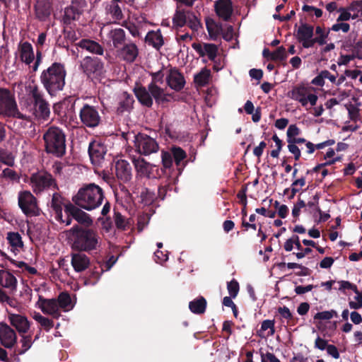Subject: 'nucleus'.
Segmentation results:
<instances>
[{
    "label": "nucleus",
    "instance_id": "1",
    "mask_svg": "<svg viewBox=\"0 0 362 362\" xmlns=\"http://www.w3.org/2000/svg\"><path fill=\"white\" fill-rule=\"evenodd\" d=\"M73 200L78 206L90 211L98 207L102 204L103 193L99 186L90 184L81 189Z\"/></svg>",
    "mask_w": 362,
    "mask_h": 362
},
{
    "label": "nucleus",
    "instance_id": "2",
    "mask_svg": "<svg viewBox=\"0 0 362 362\" xmlns=\"http://www.w3.org/2000/svg\"><path fill=\"white\" fill-rule=\"evenodd\" d=\"M70 233L74 237L73 247L79 251L96 250L100 245V237L92 229L74 226Z\"/></svg>",
    "mask_w": 362,
    "mask_h": 362
},
{
    "label": "nucleus",
    "instance_id": "3",
    "mask_svg": "<svg viewBox=\"0 0 362 362\" xmlns=\"http://www.w3.org/2000/svg\"><path fill=\"white\" fill-rule=\"evenodd\" d=\"M65 76L64 66L55 63L42 72L41 81L49 93L53 95L62 90L65 84Z\"/></svg>",
    "mask_w": 362,
    "mask_h": 362
},
{
    "label": "nucleus",
    "instance_id": "4",
    "mask_svg": "<svg viewBox=\"0 0 362 362\" xmlns=\"http://www.w3.org/2000/svg\"><path fill=\"white\" fill-rule=\"evenodd\" d=\"M47 153L62 156L66 150V136L64 132L57 127H50L43 135Z\"/></svg>",
    "mask_w": 362,
    "mask_h": 362
},
{
    "label": "nucleus",
    "instance_id": "5",
    "mask_svg": "<svg viewBox=\"0 0 362 362\" xmlns=\"http://www.w3.org/2000/svg\"><path fill=\"white\" fill-rule=\"evenodd\" d=\"M27 92L29 100L33 103V107H30V111L36 117L47 119L50 114L49 105L43 99L38 88L35 84H30L27 87Z\"/></svg>",
    "mask_w": 362,
    "mask_h": 362
},
{
    "label": "nucleus",
    "instance_id": "6",
    "mask_svg": "<svg viewBox=\"0 0 362 362\" xmlns=\"http://www.w3.org/2000/svg\"><path fill=\"white\" fill-rule=\"evenodd\" d=\"M152 81L148 88L156 102L158 104L170 102L173 99L172 93H167L165 89L160 88L159 84L164 81V77H166V72L160 70L151 73Z\"/></svg>",
    "mask_w": 362,
    "mask_h": 362
},
{
    "label": "nucleus",
    "instance_id": "7",
    "mask_svg": "<svg viewBox=\"0 0 362 362\" xmlns=\"http://www.w3.org/2000/svg\"><path fill=\"white\" fill-rule=\"evenodd\" d=\"M289 97L298 101L308 109V105L315 106L318 100L316 94L312 93V88L303 84L296 86L288 93Z\"/></svg>",
    "mask_w": 362,
    "mask_h": 362
},
{
    "label": "nucleus",
    "instance_id": "8",
    "mask_svg": "<svg viewBox=\"0 0 362 362\" xmlns=\"http://www.w3.org/2000/svg\"><path fill=\"white\" fill-rule=\"evenodd\" d=\"M0 115L23 118L17 108V105L11 93L4 88H0Z\"/></svg>",
    "mask_w": 362,
    "mask_h": 362
},
{
    "label": "nucleus",
    "instance_id": "9",
    "mask_svg": "<svg viewBox=\"0 0 362 362\" xmlns=\"http://www.w3.org/2000/svg\"><path fill=\"white\" fill-rule=\"evenodd\" d=\"M134 147L136 151L144 156L156 153L159 149L158 142L150 136L139 133L134 137Z\"/></svg>",
    "mask_w": 362,
    "mask_h": 362
},
{
    "label": "nucleus",
    "instance_id": "10",
    "mask_svg": "<svg viewBox=\"0 0 362 362\" xmlns=\"http://www.w3.org/2000/svg\"><path fill=\"white\" fill-rule=\"evenodd\" d=\"M29 183L35 193H40L47 189L56 187L55 181L52 175L42 171L33 174Z\"/></svg>",
    "mask_w": 362,
    "mask_h": 362
},
{
    "label": "nucleus",
    "instance_id": "11",
    "mask_svg": "<svg viewBox=\"0 0 362 362\" xmlns=\"http://www.w3.org/2000/svg\"><path fill=\"white\" fill-rule=\"evenodd\" d=\"M18 204L25 214H37L38 209L36 199L30 192L23 191L19 193Z\"/></svg>",
    "mask_w": 362,
    "mask_h": 362
},
{
    "label": "nucleus",
    "instance_id": "12",
    "mask_svg": "<svg viewBox=\"0 0 362 362\" xmlns=\"http://www.w3.org/2000/svg\"><path fill=\"white\" fill-rule=\"evenodd\" d=\"M80 118L83 124L89 127L98 126L100 120L98 110L88 105H84L81 110Z\"/></svg>",
    "mask_w": 362,
    "mask_h": 362
},
{
    "label": "nucleus",
    "instance_id": "13",
    "mask_svg": "<svg viewBox=\"0 0 362 362\" xmlns=\"http://www.w3.org/2000/svg\"><path fill=\"white\" fill-rule=\"evenodd\" d=\"M166 83L175 91L181 90L185 85V79L181 72L175 68L166 70Z\"/></svg>",
    "mask_w": 362,
    "mask_h": 362
},
{
    "label": "nucleus",
    "instance_id": "14",
    "mask_svg": "<svg viewBox=\"0 0 362 362\" xmlns=\"http://www.w3.org/2000/svg\"><path fill=\"white\" fill-rule=\"evenodd\" d=\"M36 306L44 314L51 315L54 318H59L61 315V311L56 299H45L40 297L36 303Z\"/></svg>",
    "mask_w": 362,
    "mask_h": 362
},
{
    "label": "nucleus",
    "instance_id": "15",
    "mask_svg": "<svg viewBox=\"0 0 362 362\" xmlns=\"http://www.w3.org/2000/svg\"><path fill=\"white\" fill-rule=\"evenodd\" d=\"M86 7V0H74L72 4L64 11V23H71V21L77 20Z\"/></svg>",
    "mask_w": 362,
    "mask_h": 362
},
{
    "label": "nucleus",
    "instance_id": "16",
    "mask_svg": "<svg viewBox=\"0 0 362 362\" xmlns=\"http://www.w3.org/2000/svg\"><path fill=\"white\" fill-rule=\"evenodd\" d=\"M296 38L304 48L313 46V27L307 24L300 25L296 33Z\"/></svg>",
    "mask_w": 362,
    "mask_h": 362
},
{
    "label": "nucleus",
    "instance_id": "17",
    "mask_svg": "<svg viewBox=\"0 0 362 362\" xmlns=\"http://www.w3.org/2000/svg\"><path fill=\"white\" fill-rule=\"evenodd\" d=\"M106 151V147L102 142L94 141L90 143L88 148V153L92 163L94 165H100L101 161L104 159Z\"/></svg>",
    "mask_w": 362,
    "mask_h": 362
},
{
    "label": "nucleus",
    "instance_id": "18",
    "mask_svg": "<svg viewBox=\"0 0 362 362\" xmlns=\"http://www.w3.org/2000/svg\"><path fill=\"white\" fill-rule=\"evenodd\" d=\"M65 213L68 216L71 215L79 223L86 226H90L93 223L88 214L71 204H68L65 206Z\"/></svg>",
    "mask_w": 362,
    "mask_h": 362
},
{
    "label": "nucleus",
    "instance_id": "19",
    "mask_svg": "<svg viewBox=\"0 0 362 362\" xmlns=\"http://www.w3.org/2000/svg\"><path fill=\"white\" fill-rule=\"evenodd\" d=\"M16 334L6 324H0V341L6 348H11L16 342Z\"/></svg>",
    "mask_w": 362,
    "mask_h": 362
},
{
    "label": "nucleus",
    "instance_id": "20",
    "mask_svg": "<svg viewBox=\"0 0 362 362\" xmlns=\"http://www.w3.org/2000/svg\"><path fill=\"white\" fill-rule=\"evenodd\" d=\"M138 48L134 43H128L117 50V57L127 62H133L138 56Z\"/></svg>",
    "mask_w": 362,
    "mask_h": 362
},
{
    "label": "nucleus",
    "instance_id": "21",
    "mask_svg": "<svg viewBox=\"0 0 362 362\" xmlns=\"http://www.w3.org/2000/svg\"><path fill=\"white\" fill-rule=\"evenodd\" d=\"M192 47L201 57H207L211 61L216 58L218 48L214 44H197L194 43Z\"/></svg>",
    "mask_w": 362,
    "mask_h": 362
},
{
    "label": "nucleus",
    "instance_id": "22",
    "mask_svg": "<svg viewBox=\"0 0 362 362\" xmlns=\"http://www.w3.org/2000/svg\"><path fill=\"white\" fill-rule=\"evenodd\" d=\"M8 319L12 326L19 332H26L30 327L29 322L25 316L8 312Z\"/></svg>",
    "mask_w": 362,
    "mask_h": 362
},
{
    "label": "nucleus",
    "instance_id": "23",
    "mask_svg": "<svg viewBox=\"0 0 362 362\" xmlns=\"http://www.w3.org/2000/svg\"><path fill=\"white\" fill-rule=\"evenodd\" d=\"M66 205L59 194H53L50 206L55 213V218L62 223H66V225L68 226L71 223V219L69 217L66 220L62 219V209L63 206L65 208Z\"/></svg>",
    "mask_w": 362,
    "mask_h": 362
},
{
    "label": "nucleus",
    "instance_id": "24",
    "mask_svg": "<svg viewBox=\"0 0 362 362\" xmlns=\"http://www.w3.org/2000/svg\"><path fill=\"white\" fill-rule=\"evenodd\" d=\"M115 174L118 179L123 182H128L132 177V168L129 163L124 160H117L115 164Z\"/></svg>",
    "mask_w": 362,
    "mask_h": 362
},
{
    "label": "nucleus",
    "instance_id": "25",
    "mask_svg": "<svg viewBox=\"0 0 362 362\" xmlns=\"http://www.w3.org/2000/svg\"><path fill=\"white\" fill-rule=\"evenodd\" d=\"M133 163L138 176L146 177L154 176L153 170L155 166L146 162L144 158L134 159Z\"/></svg>",
    "mask_w": 362,
    "mask_h": 362
},
{
    "label": "nucleus",
    "instance_id": "26",
    "mask_svg": "<svg viewBox=\"0 0 362 362\" xmlns=\"http://www.w3.org/2000/svg\"><path fill=\"white\" fill-rule=\"evenodd\" d=\"M83 71L88 74L100 72L103 69V63L98 58L86 57L81 62Z\"/></svg>",
    "mask_w": 362,
    "mask_h": 362
},
{
    "label": "nucleus",
    "instance_id": "27",
    "mask_svg": "<svg viewBox=\"0 0 362 362\" xmlns=\"http://www.w3.org/2000/svg\"><path fill=\"white\" fill-rule=\"evenodd\" d=\"M217 15L223 20H228L233 13V6L230 0H218L215 4Z\"/></svg>",
    "mask_w": 362,
    "mask_h": 362
},
{
    "label": "nucleus",
    "instance_id": "28",
    "mask_svg": "<svg viewBox=\"0 0 362 362\" xmlns=\"http://www.w3.org/2000/svg\"><path fill=\"white\" fill-rule=\"evenodd\" d=\"M18 54L21 60L26 64H30L35 59L32 45L27 42H21L18 45Z\"/></svg>",
    "mask_w": 362,
    "mask_h": 362
},
{
    "label": "nucleus",
    "instance_id": "29",
    "mask_svg": "<svg viewBox=\"0 0 362 362\" xmlns=\"http://www.w3.org/2000/svg\"><path fill=\"white\" fill-rule=\"evenodd\" d=\"M90 264L88 257L82 253H75L71 257V265L77 272L84 271Z\"/></svg>",
    "mask_w": 362,
    "mask_h": 362
},
{
    "label": "nucleus",
    "instance_id": "30",
    "mask_svg": "<svg viewBox=\"0 0 362 362\" xmlns=\"http://www.w3.org/2000/svg\"><path fill=\"white\" fill-rule=\"evenodd\" d=\"M0 285L6 288L15 290L17 285V280L9 272L0 269Z\"/></svg>",
    "mask_w": 362,
    "mask_h": 362
},
{
    "label": "nucleus",
    "instance_id": "31",
    "mask_svg": "<svg viewBox=\"0 0 362 362\" xmlns=\"http://www.w3.org/2000/svg\"><path fill=\"white\" fill-rule=\"evenodd\" d=\"M6 240L13 253L20 252L23 247V243L21 235L16 232H8L6 235Z\"/></svg>",
    "mask_w": 362,
    "mask_h": 362
},
{
    "label": "nucleus",
    "instance_id": "32",
    "mask_svg": "<svg viewBox=\"0 0 362 362\" xmlns=\"http://www.w3.org/2000/svg\"><path fill=\"white\" fill-rule=\"evenodd\" d=\"M135 95L139 101L144 105L151 107L153 105V95L149 90L144 87H137L134 89Z\"/></svg>",
    "mask_w": 362,
    "mask_h": 362
},
{
    "label": "nucleus",
    "instance_id": "33",
    "mask_svg": "<svg viewBox=\"0 0 362 362\" xmlns=\"http://www.w3.org/2000/svg\"><path fill=\"white\" fill-rule=\"evenodd\" d=\"M274 320H265L262 322L261 327L257 332V334L261 338H267L274 335L275 332Z\"/></svg>",
    "mask_w": 362,
    "mask_h": 362
},
{
    "label": "nucleus",
    "instance_id": "34",
    "mask_svg": "<svg viewBox=\"0 0 362 362\" xmlns=\"http://www.w3.org/2000/svg\"><path fill=\"white\" fill-rule=\"evenodd\" d=\"M57 301L58 302L60 311L68 312L74 306L70 296L66 293H62L57 299Z\"/></svg>",
    "mask_w": 362,
    "mask_h": 362
},
{
    "label": "nucleus",
    "instance_id": "35",
    "mask_svg": "<svg viewBox=\"0 0 362 362\" xmlns=\"http://www.w3.org/2000/svg\"><path fill=\"white\" fill-rule=\"evenodd\" d=\"M210 78L211 71L206 68H204L194 75V82L198 86H204L209 83Z\"/></svg>",
    "mask_w": 362,
    "mask_h": 362
},
{
    "label": "nucleus",
    "instance_id": "36",
    "mask_svg": "<svg viewBox=\"0 0 362 362\" xmlns=\"http://www.w3.org/2000/svg\"><path fill=\"white\" fill-rule=\"evenodd\" d=\"M79 46L93 53L98 54H103V53L102 47L98 43L92 40H83L79 42Z\"/></svg>",
    "mask_w": 362,
    "mask_h": 362
},
{
    "label": "nucleus",
    "instance_id": "37",
    "mask_svg": "<svg viewBox=\"0 0 362 362\" xmlns=\"http://www.w3.org/2000/svg\"><path fill=\"white\" fill-rule=\"evenodd\" d=\"M108 37L112 41L114 46L117 47L124 40V31L122 28L112 29L108 33Z\"/></svg>",
    "mask_w": 362,
    "mask_h": 362
},
{
    "label": "nucleus",
    "instance_id": "38",
    "mask_svg": "<svg viewBox=\"0 0 362 362\" xmlns=\"http://www.w3.org/2000/svg\"><path fill=\"white\" fill-rule=\"evenodd\" d=\"M206 306V301L203 297L191 301L189 305L190 310L196 314L203 313L205 311Z\"/></svg>",
    "mask_w": 362,
    "mask_h": 362
},
{
    "label": "nucleus",
    "instance_id": "39",
    "mask_svg": "<svg viewBox=\"0 0 362 362\" xmlns=\"http://www.w3.org/2000/svg\"><path fill=\"white\" fill-rule=\"evenodd\" d=\"M33 318L46 331H49L54 327V322L39 313H34Z\"/></svg>",
    "mask_w": 362,
    "mask_h": 362
},
{
    "label": "nucleus",
    "instance_id": "40",
    "mask_svg": "<svg viewBox=\"0 0 362 362\" xmlns=\"http://www.w3.org/2000/svg\"><path fill=\"white\" fill-rule=\"evenodd\" d=\"M0 178L13 182L18 181L20 177L19 175L13 169L8 168L2 169V167L0 165Z\"/></svg>",
    "mask_w": 362,
    "mask_h": 362
},
{
    "label": "nucleus",
    "instance_id": "41",
    "mask_svg": "<svg viewBox=\"0 0 362 362\" xmlns=\"http://www.w3.org/2000/svg\"><path fill=\"white\" fill-rule=\"evenodd\" d=\"M148 42L156 48L160 47L163 44V37L159 32H150L146 36Z\"/></svg>",
    "mask_w": 362,
    "mask_h": 362
},
{
    "label": "nucleus",
    "instance_id": "42",
    "mask_svg": "<svg viewBox=\"0 0 362 362\" xmlns=\"http://www.w3.org/2000/svg\"><path fill=\"white\" fill-rule=\"evenodd\" d=\"M206 25L210 37L213 39L216 38L221 31V26L211 19L206 20Z\"/></svg>",
    "mask_w": 362,
    "mask_h": 362
},
{
    "label": "nucleus",
    "instance_id": "43",
    "mask_svg": "<svg viewBox=\"0 0 362 362\" xmlns=\"http://www.w3.org/2000/svg\"><path fill=\"white\" fill-rule=\"evenodd\" d=\"M347 8L353 16V19L362 16V2L354 1Z\"/></svg>",
    "mask_w": 362,
    "mask_h": 362
},
{
    "label": "nucleus",
    "instance_id": "44",
    "mask_svg": "<svg viewBox=\"0 0 362 362\" xmlns=\"http://www.w3.org/2000/svg\"><path fill=\"white\" fill-rule=\"evenodd\" d=\"M187 13L177 11L173 17V23L178 27H182L187 23Z\"/></svg>",
    "mask_w": 362,
    "mask_h": 362
},
{
    "label": "nucleus",
    "instance_id": "45",
    "mask_svg": "<svg viewBox=\"0 0 362 362\" xmlns=\"http://www.w3.org/2000/svg\"><path fill=\"white\" fill-rule=\"evenodd\" d=\"M0 163L8 166H12L14 164V157L11 153L0 149Z\"/></svg>",
    "mask_w": 362,
    "mask_h": 362
},
{
    "label": "nucleus",
    "instance_id": "46",
    "mask_svg": "<svg viewBox=\"0 0 362 362\" xmlns=\"http://www.w3.org/2000/svg\"><path fill=\"white\" fill-rule=\"evenodd\" d=\"M171 151L176 165H180V162L186 158V153L180 147H173Z\"/></svg>",
    "mask_w": 362,
    "mask_h": 362
},
{
    "label": "nucleus",
    "instance_id": "47",
    "mask_svg": "<svg viewBox=\"0 0 362 362\" xmlns=\"http://www.w3.org/2000/svg\"><path fill=\"white\" fill-rule=\"evenodd\" d=\"M337 316V313L335 310H327V311H322L319 312L315 314L314 316L315 320H330L334 317Z\"/></svg>",
    "mask_w": 362,
    "mask_h": 362
},
{
    "label": "nucleus",
    "instance_id": "48",
    "mask_svg": "<svg viewBox=\"0 0 362 362\" xmlns=\"http://www.w3.org/2000/svg\"><path fill=\"white\" fill-rule=\"evenodd\" d=\"M287 58L286 51L284 47H279L271 54V60L282 61Z\"/></svg>",
    "mask_w": 362,
    "mask_h": 362
},
{
    "label": "nucleus",
    "instance_id": "49",
    "mask_svg": "<svg viewBox=\"0 0 362 362\" xmlns=\"http://www.w3.org/2000/svg\"><path fill=\"white\" fill-rule=\"evenodd\" d=\"M185 24L194 30H197L200 27V23L197 18L189 12H187V23Z\"/></svg>",
    "mask_w": 362,
    "mask_h": 362
},
{
    "label": "nucleus",
    "instance_id": "50",
    "mask_svg": "<svg viewBox=\"0 0 362 362\" xmlns=\"http://www.w3.org/2000/svg\"><path fill=\"white\" fill-rule=\"evenodd\" d=\"M288 149L291 153L294 156L296 160H298L300 158V149L297 144L293 143L291 141L287 139Z\"/></svg>",
    "mask_w": 362,
    "mask_h": 362
},
{
    "label": "nucleus",
    "instance_id": "51",
    "mask_svg": "<svg viewBox=\"0 0 362 362\" xmlns=\"http://www.w3.org/2000/svg\"><path fill=\"white\" fill-rule=\"evenodd\" d=\"M338 12L339 13V16H338L337 21H347L350 19H353V16L346 8H339L338 9Z\"/></svg>",
    "mask_w": 362,
    "mask_h": 362
},
{
    "label": "nucleus",
    "instance_id": "52",
    "mask_svg": "<svg viewBox=\"0 0 362 362\" xmlns=\"http://www.w3.org/2000/svg\"><path fill=\"white\" fill-rule=\"evenodd\" d=\"M227 288L230 297L235 298L239 291V284L236 281L232 280L228 283Z\"/></svg>",
    "mask_w": 362,
    "mask_h": 362
},
{
    "label": "nucleus",
    "instance_id": "53",
    "mask_svg": "<svg viewBox=\"0 0 362 362\" xmlns=\"http://www.w3.org/2000/svg\"><path fill=\"white\" fill-rule=\"evenodd\" d=\"M154 194L150 192L148 189L144 190L141 194V202L146 205L151 204L154 199Z\"/></svg>",
    "mask_w": 362,
    "mask_h": 362
},
{
    "label": "nucleus",
    "instance_id": "54",
    "mask_svg": "<svg viewBox=\"0 0 362 362\" xmlns=\"http://www.w3.org/2000/svg\"><path fill=\"white\" fill-rule=\"evenodd\" d=\"M163 166L165 168H170L173 165L172 154L170 152L163 151L161 154Z\"/></svg>",
    "mask_w": 362,
    "mask_h": 362
},
{
    "label": "nucleus",
    "instance_id": "55",
    "mask_svg": "<svg viewBox=\"0 0 362 362\" xmlns=\"http://www.w3.org/2000/svg\"><path fill=\"white\" fill-rule=\"evenodd\" d=\"M21 349L19 351L20 354H23L27 351L32 346V339L30 337H23L21 340Z\"/></svg>",
    "mask_w": 362,
    "mask_h": 362
},
{
    "label": "nucleus",
    "instance_id": "56",
    "mask_svg": "<svg viewBox=\"0 0 362 362\" xmlns=\"http://www.w3.org/2000/svg\"><path fill=\"white\" fill-rule=\"evenodd\" d=\"M350 29V25L347 23H344L343 21L337 22L332 26V30L334 32L343 31L344 33H347Z\"/></svg>",
    "mask_w": 362,
    "mask_h": 362
},
{
    "label": "nucleus",
    "instance_id": "57",
    "mask_svg": "<svg viewBox=\"0 0 362 362\" xmlns=\"http://www.w3.org/2000/svg\"><path fill=\"white\" fill-rule=\"evenodd\" d=\"M305 185V180L304 178H300L295 180L291 185L292 197H293L296 192L300 190V189Z\"/></svg>",
    "mask_w": 362,
    "mask_h": 362
},
{
    "label": "nucleus",
    "instance_id": "58",
    "mask_svg": "<svg viewBox=\"0 0 362 362\" xmlns=\"http://www.w3.org/2000/svg\"><path fill=\"white\" fill-rule=\"evenodd\" d=\"M299 134V128L295 124H291L287 129V139H295Z\"/></svg>",
    "mask_w": 362,
    "mask_h": 362
},
{
    "label": "nucleus",
    "instance_id": "59",
    "mask_svg": "<svg viewBox=\"0 0 362 362\" xmlns=\"http://www.w3.org/2000/svg\"><path fill=\"white\" fill-rule=\"evenodd\" d=\"M261 362H281L274 354L261 352Z\"/></svg>",
    "mask_w": 362,
    "mask_h": 362
},
{
    "label": "nucleus",
    "instance_id": "60",
    "mask_svg": "<svg viewBox=\"0 0 362 362\" xmlns=\"http://www.w3.org/2000/svg\"><path fill=\"white\" fill-rule=\"evenodd\" d=\"M274 206L277 209L278 214L281 218H284L286 217L288 209L286 205H280L279 203L276 201L274 203Z\"/></svg>",
    "mask_w": 362,
    "mask_h": 362
},
{
    "label": "nucleus",
    "instance_id": "61",
    "mask_svg": "<svg viewBox=\"0 0 362 362\" xmlns=\"http://www.w3.org/2000/svg\"><path fill=\"white\" fill-rule=\"evenodd\" d=\"M305 206V204L303 200H298L297 203L293 206L292 209V215L294 217H298L300 214L301 209Z\"/></svg>",
    "mask_w": 362,
    "mask_h": 362
},
{
    "label": "nucleus",
    "instance_id": "62",
    "mask_svg": "<svg viewBox=\"0 0 362 362\" xmlns=\"http://www.w3.org/2000/svg\"><path fill=\"white\" fill-rule=\"evenodd\" d=\"M354 301H350L349 305L352 309H358L362 307V296L358 293Z\"/></svg>",
    "mask_w": 362,
    "mask_h": 362
},
{
    "label": "nucleus",
    "instance_id": "63",
    "mask_svg": "<svg viewBox=\"0 0 362 362\" xmlns=\"http://www.w3.org/2000/svg\"><path fill=\"white\" fill-rule=\"evenodd\" d=\"M115 224L117 228L121 229H124L126 226V220L125 218L119 214H115Z\"/></svg>",
    "mask_w": 362,
    "mask_h": 362
},
{
    "label": "nucleus",
    "instance_id": "64",
    "mask_svg": "<svg viewBox=\"0 0 362 362\" xmlns=\"http://www.w3.org/2000/svg\"><path fill=\"white\" fill-rule=\"evenodd\" d=\"M328 344H327V341L324 339H322L320 337H317L316 339H315V347L320 349V350H325L327 348L328 346Z\"/></svg>",
    "mask_w": 362,
    "mask_h": 362
}]
</instances>
